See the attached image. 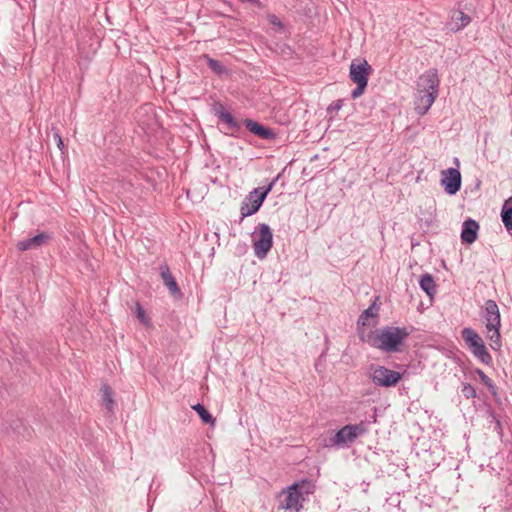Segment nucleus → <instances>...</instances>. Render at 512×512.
I'll use <instances>...</instances> for the list:
<instances>
[{
  "label": "nucleus",
  "mask_w": 512,
  "mask_h": 512,
  "mask_svg": "<svg viewBox=\"0 0 512 512\" xmlns=\"http://www.w3.org/2000/svg\"><path fill=\"white\" fill-rule=\"evenodd\" d=\"M411 331L407 327L386 326L376 330L369 336V343L372 347L386 353L401 351L404 341Z\"/></svg>",
  "instance_id": "obj_1"
},
{
  "label": "nucleus",
  "mask_w": 512,
  "mask_h": 512,
  "mask_svg": "<svg viewBox=\"0 0 512 512\" xmlns=\"http://www.w3.org/2000/svg\"><path fill=\"white\" fill-rule=\"evenodd\" d=\"M312 488L311 481L303 479L283 489L278 496L279 508L298 512L302 508L306 496L312 493Z\"/></svg>",
  "instance_id": "obj_2"
},
{
  "label": "nucleus",
  "mask_w": 512,
  "mask_h": 512,
  "mask_svg": "<svg viewBox=\"0 0 512 512\" xmlns=\"http://www.w3.org/2000/svg\"><path fill=\"white\" fill-rule=\"evenodd\" d=\"M482 317L486 327V337L490 340V346L493 350L501 347V316L497 303L492 300H486L483 306Z\"/></svg>",
  "instance_id": "obj_3"
},
{
  "label": "nucleus",
  "mask_w": 512,
  "mask_h": 512,
  "mask_svg": "<svg viewBox=\"0 0 512 512\" xmlns=\"http://www.w3.org/2000/svg\"><path fill=\"white\" fill-rule=\"evenodd\" d=\"M280 175L275 177L266 187L254 188L249 194L243 199L240 207L241 221L256 212L262 206L267 195L273 189L275 183L278 181Z\"/></svg>",
  "instance_id": "obj_4"
},
{
  "label": "nucleus",
  "mask_w": 512,
  "mask_h": 512,
  "mask_svg": "<svg viewBox=\"0 0 512 512\" xmlns=\"http://www.w3.org/2000/svg\"><path fill=\"white\" fill-rule=\"evenodd\" d=\"M461 336L474 356L482 363L489 365L492 357L488 352L483 339L472 328L466 327L461 331Z\"/></svg>",
  "instance_id": "obj_5"
},
{
  "label": "nucleus",
  "mask_w": 512,
  "mask_h": 512,
  "mask_svg": "<svg viewBox=\"0 0 512 512\" xmlns=\"http://www.w3.org/2000/svg\"><path fill=\"white\" fill-rule=\"evenodd\" d=\"M367 431L368 426L364 421L357 424L345 425L330 438V446H347L353 443L358 437L364 435Z\"/></svg>",
  "instance_id": "obj_6"
},
{
  "label": "nucleus",
  "mask_w": 512,
  "mask_h": 512,
  "mask_svg": "<svg viewBox=\"0 0 512 512\" xmlns=\"http://www.w3.org/2000/svg\"><path fill=\"white\" fill-rule=\"evenodd\" d=\"M369 371V377L372 380V382L375 385L381 387L396 386L398 382L402 379V374L400 372L390 370L380 365H371Z\"/></svg>",
  "instance_id": "obj_7"
},
{
  "label": "nucleus",
  "mask_w": 512,
  "mask_h": 512,
  "mask_svg": "<svg viewBox=\"0 0 512 512\" xmlns=\"http://www.w3.org/2000/svg\"><path fill=\"white\" fill-rule=\"evenodd\" d=\"M256 229L259 233V237L253 244L254 253L259 259H263L272 248L273 234L270 227L265 223L259 224Z\"/></svg>",
  "instance_id": "obj_8"
},
{
  "label": "nucleus",
  "mask_w": 512,
  "mask_h": 512,
  "mask_svg": "<svg viewBox=\"0 0 512 512\" xmlns=\"http://www.w3.org/2000/svg\"><path fill=\"white\" fill-rule=\"evenodd\" d=\"M441 184L449 195L456 194L461 188V173L456 168H449L442 172Z\"/></svg>",
  "instance_id": "obj_9"
},
{
  "label": "nucleus",
  "mask_w": 512,
  "mask_h": 512,
  "mask_svg": "<svg viewBox=\"0 0 512 512\" xmlns=\"http://www.w3.org/2000/svg\"><path fill=\"white\" fill-rule=\"evenodd\" d=\"M372 72V67L366 60L352 61L350 64L349 76L354 83H368L369 75Z\"/></svg>",
  "instance_id": "obj_10"
},
{
  "label": "nucleus",
  "mask_w": 512,
  "mask_h": 512,
  "mask_svg": "<svg viewBox=\"0 0 512 512\" xmlns=\"http://www.w3.org/2000/svg\"><path fill=\"white\" fill-rule=\"evenodd\" d=\"M418 91L431 93V91H435L436 95H438V87H439V78L436 69H429L424 74H422L417 82Z\"/></svg>",
  "instance_id": "obj_11"
},
{
  "label": "nucleus",
  "mask_w": 512,
  "mask_h": 512,
  "mask_svg": "<svg viewBox=\"0 0 512 512\" xmlns=\"http://www.w3.org/2000/svg\"><path fill=\"white\" fill-rule=\"evenodd\" d=\"M213 113L219 118V120L225 124H227L228 128L233 131H239L241 128L240 123L233 117V115L228 112L225 108V106L220 103L216 102L213 105Z\"/></svg>",
  "instance_id": "obj_12"
},
{
  "label": "nucleus",
  "mask_w": 512,
  "mask_h": 512,
  "mask_svg": "<svg viewBox=\"0 0 512 512\" xmlns=\"http://www.w3.org/2000/svg\"><path fill=\"white\" fill-rule=\"evenodd\" d=\"M470 22L471 17L469 15L459 9H455L451 11L450 21L447 23V28L449 31L455 33L468 26Z\"/></svg>",
  "instance_id": "obj_13"
},
{
  "label": "nucleus",
  "mask_w": 512,
  "mask_h": 512,
  "mask_svg": "<svg viewBox=\"0 0 512 512\" xmlns=\"http://www.w3.org/2000/svg\"><path fill=\"white\" fill-rule=\"evenodd\" d=\"M50 239H51L50 234H48L46 232H41V233L35 235L34 237L19 241L17 244V248L20 251H27L30 249L40 248V247L46 245Z\"/></svg>",
  "instance_id": "obj_14"
},
{
  "label": "nucleus",
  "mask_w": 512,
  "mask_h": 512,
  "mask_svg": "<svg viewBox=\"0 0 512 512\" xmlns=\"http://www.w3.org/2000/svg\"><path fill=\"white\" fill-rule=\"evenodd\" d=\"M159 270L163 283L169 289L170 293L176 298H181L182 292L175 278L172 276L169 266L167 264H162L160 265Z\"/></svg>",
  "instance_id": "obj_15"
},
{
  "label": "nucleus",
  "mask_w": 512,
  "mask_h": 512,
  "mask_svg": "<svg viewBox=\"0 0 512 512\" xmlns=\"http://www.w3.org/2000/svg\"><path fill=\"white\" fill-rule=\"evenodd\" d=\"M437 96L435 91H431V93L418 91V97L415 101L416 112L421 116L426 114Z\"/></svg>",
  "instance_id": "obj_16"
},
{
  "label": "nucleus",
  "mask_w": 512,
  "mask_h": 512,
  "mask_svg": "<svg viewBox=\"0 0 512 512\" xmlns=\"http://www.w3.org/2000/svg\"><path fill=\"white\" fill-rule=\"evenodd\" d=\"M479 224L473 219H467L463 222L461 231V240L463 243L472 244L478 236Z\"/></svg>",
  "instance_id": "obj_17"
},
{
  "label": "nucleus",
  "mask_w": 512,
  "mask_h": 512,
  "mask_svg": "<svg viewBox=\"0 0 512 512\" xmlns=\"http://www.w3.org/2000/svg\"><path fill=\"white\" fill-rule=\"evenodd\" d=\"M244 125L251 133L255 134L261 139L270 140L275 136V133L272 129L267 128L254 120L245 119Z\"/></svg>",
  "instance_id": "obj_18"
},
{
  "label": "nucleus",
  "mask_w": 512,
  "mask_h": 512,
  "mask_svg": "<svg viewBox=\"0 0 512 512\" xmlns=\"http://www.w3.org/2000/svg\"><path fill=\"white\" fill-rule=\"evenodd\" d=\"M501 219L507 231L512 235V196L505 200L502 206Z\"/></svg>",
  "instance_id": "obj_19"
},
{
  "label": "nucleus",
  "mask_w": 512,
  "mask_h": 512,
  "mask_svg": "<svg viewBox=\"0 0 512 512\" xmlns=\"http://www.w3.org/2000/svg\"><path fill=\"white\" fill-rule=\"evenodd\" d=\"M420 288L430 297L437 292V285L431 274H424L421 276L419 281Z\"/></svg>",
  "instance_id": "obj_20"
},
{
  "label": "nucleus",
  "mask_w": 512,
  "mask_h": 512,
  "mask_svg": "<svg viewBox=\"0 0 512 512\" xmlns=\"http://www.w3.org/2000/svg\"><path fill=\"white\" fill-rule=\"evenodd\" d=\"M379 307L376 303H372L367 309H365L357 320V324L361 326L369 325V318L376 317L378 315Z\"/></svg>",
  "instance_id": "obj_21"
},
{
  "label": "nucleus",
  "mask_w": 512,
  "mask_h": 512,
  "mask_svg": "<svg viewBox=\"0 0 512 512\" xmlns=\"http://www.w3.org/2000/svg\"><path fill=\"white\" fill-rule=\"evenodd\" d=\"M102 401L109 412H113L114 399L113 390L108 384H103L101 387Z\"/></svg>",
  "instance_id": "obj_22"
},
{
  "label": "nucleus",
  "mask_w": 512,
  "mask_h": 512,
  "mask_svg": "<svg viewBox=\"0 0 512 512\" xmlns=\"http://www.w3.org/2000/svg\"><path fill=\"white\" fill-rule=\"evenodd\" d=\"M192 409L197 412L203 423L212 425L215 423V419L213 418V416L202 404L198 403L196 405H193Z\"/></svg>",
  "instance_id": "obj_23"
},
{
  "label": "nucleus",
  "mask_w": 512,
  "mask_h": 512,
  "mask_svg": "<svg viewBox=\"0 0 512 512\" xmlns=\"http://www.w3.org/2000/svg\"><path fill=\"white\" fill-rule=\"evenodd\" d=\"M475 373L479 376L481 382L487 387L493 396L497 395V387L493 381L479 368L475 370Z\"/></svg>",
  "instance_id": "obj_24"
},
{
  "label": "nucleus",
  "mask_w": 512,
  "mask_h": 512,
  "mask_svg": "<svg viewBox=\"0 0 512 512\" xmlns=\"http://www.w3.org/2000/svg\"><path fill=\"white\" fill-rule=\"evenodd\" d=\"M205 58L207 59L208 67L217 75H222L227 72V69L219 60L210 58L208 55H205Z\"/></svg>",
  "instance_id": "obj_25"
},
{
  "label": "nucleus",
  "mask_w": 512,
  "mask_h": 512,
  "mask_svg": "<svg viewBox=\"0 0 512 512\" xmlns=\"http://www.w3.org/2000/svg\"><path fill=\"white\" fill-rule=\"evenodd\" d=\"M461 392L466 399H474L477 397L476 389L469 383H464L462 385Z\"/></svg>",
  "instance_id": "obj_26"
},
{
  "label": "nucleus",
  "mask_w": 512,
  "mask_h": 512,
  "mask_svg": "<svg viewBox=\"0 0 512 512\" xmlns=\"http://www.w3.org/2000/svg\"><path fill=\"white\" fill-rule=\"evenodd\" d=\"M136 316L141 323L149 325V318L147 317L145 310L139 303L136 304Z\"/></svg>",
  "instance_id": "obj_27"
},
{
  "label": "nucleus",
  "mask_w": 512,
  "mask_h": 512,
  "mask_svg": "<svg viewBox=\"0 0 512 512\" xmlns=\"http://www.w3.org/2000/svg\"><path fill=\"white\" fill-rule=\"evenodd\" d=\"M355 84H356L357 86H356V88L351 92V97H352L353 99H357L358 97H360V96L364 93V91H365V89H366V87H367V84H368V83H355Z\"/></svg>",
  "instance_id": "obj_28"
},
{
  "label": "nucleus",
  "mask_w": 512,
  "mask_h": 512,
  "mask_svg": "<svg viewBox=\"0 0 512 512\" xmlns=\"http://www.w3.org/2000/svg\"><path fill=\"white\" fill-rule=\"evenodd\" d=\"M342 106H343V101L337 100V101L333 102L331 105H329V107L327 108V111L329 113H331L333 111L337 112L342 108Z\"/></svg>",
  "instance_id": "obj_29"
},
{
  "label": "nucleus",
  "mask_w": 512,
  "mask_h": 512,
  "mask_svg": "<svg viewBox=\"0 0 512 512\" xmlns=\"http://www.w3.org/2000/svg\"><path fill=\"white\" fill-rule=\"evenodd\" d=\"M268 21L270 24H272L273 26H277L279 28H282L283 27V24L281 22V20L275 15V14H271L268 16Z\"/></svg>",
  "instance_id": "obj_30"
},
{
  "label": "nucleus",
  "mask_w": 512,
  "mask_h": 512,
  "mask_svg": "<svg viewBox=\"0 0 512 512\" xmlns=\"http://www.w3.org/2000/svg\"><path fill=\"white\" fill-rule=\"evenodd\" d=\"M54 136H55V140L57 142L58 148L63 152V150H64V142H63L62 137L58 133H55Z\"/></svg>",
  "instance_id": "obj_31"
},
{
  "label": "nucleus",
  "mask_w": 512,
  "mask_h": 512,
  "mask_svg": "<svg viewBox=\"0 0 512 512\" xmlns=\"http://www.w3.org/2000/svg\"><path fill=\"white\" fill-rule=\"evenodd\" d=\"M493 420L495 423V430H497V432L499 434H501L502 433V424H501L500 420L497 419L495 416H493Z\"/></svg>",
  "instance_id": "obj_32"
}]
</instances>
